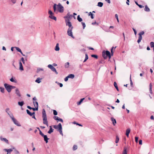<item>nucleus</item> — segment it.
<instances>
[{
  "instance_id": "obj_1",
  "label": "nucleus",
  "mask_w": 154,
  "mask_h": 154,
  "mask_svg": "<svg viewBox=\"0 0 154 154\" xmlns=\"http://www.w3.org/2000/svg\"><path fill=\"white\" fill-rule=\"evenodd\" d=\"M53 8L54 12L57 11L60 13H62L64 11V7L60 3H59L57 5L54 4Z\"/></svg>"
},
{
  "instance_id": "obj_2",
  "label": "nucleus",
  "mask_w": 154,
  "mask_h": 154,
  "mask_svg": "<svg viewBox=\"0 0 154 154\" xmlns=\"http://www.w3.org/2000/svg\"><path fill=\"white\" fill-rule=\"evenodd\" d=\"M42 117L43 118V123L46 125L48 127V126L47 121V115L45 109H43L42 111Z\"/></svg>"
},
{
  "instance_id": "obj_3",
  "label": "nucleus",
  "mask_w": 154,
  "mask_h": 154,
  "mask_svg": "<svg viewBox=\"0 0 154 154\" xmlns=\"http://www.w3.org/2000/svg\"><path fill=\"white\" fill-rule=\"evenodd\" d=\"M53 127L55 129H58V131L60 132V134L63 135V133L62 131V125L61 123H60L58 125H54L53 126Z\"/></svg>"
},
{
  "instance_id": "obj_4",
  "label": "nucleus",
  "mask_w": 154,
  "mask_h": 154,
  "mask_svg": "<svg viewBox=\"0 0 154 154\" xmlns=\"http://www.w3.org/2000/svg\"><path fill=\"white\" fill-rule=\"evenodd\" d=\"M73 28V27L69 28L67 30V33L68 35L69 36L71 37L72 38H74V37L73 35L72 32V30Z\"/></svg>"
},
{
  "instance_id": "obj_5",
  "label": "nucleus",
  "mask_w": 154,
  "mask_h": 154,
  "mask_svg": "<svg viewBox=\"0 0 154 154\" xmlns=\"http://www.w3.org/2000/svg\"><path fill=\"white\" fill-rule=\"evenodd\" d=\"M11 119L14 123L15 125H16L17 126H21L19 122L14 118V116L11 118Z\"/></svg>"
},
{
  "instance_id": "obj_6",
  "label": "nucleus",
  "mask_w": 154,
  "mask_h": 154,
  "mask_svg": "<svg viewBox=\"0 0 154 154\" xmlns=\"http://www.w3.org/2000/svg\"><path fill=\"white\" fill-rule=\"evenodd\" d=\"M144 33V32L143 31H142L141 32H140L139 34L138 35H139V37L138 38V39L137 40V42L139 43L142 40V35H143Z\"/></svg>"
},
{
  "instance_id": "obj_7",
  "label": "nucleus",
  "mask_w": 154,
  "mask_h": 154,
  "mask_svg": "<svg viewBox=\"0 0 154 154\" xmlns=\"http://www.w3.org/2000/svg\"><path fill=\"white\" fill-rule=\"evenodd\" d=\"M4 86L8 92L9 93L11 92V90L10 85L7 83H5L4 84Z\"/></svg>"
},
{
  "instance_id": "obj_8",
  "label": "nucleus",
  "mask_w": 154,
  "mask_h": 154,
  "mask_svg": "<svg viewBox=\"0 0 154 154\" xmlns=\"http://www.w3.org/2000/svg\"><path fill=\"white\" fill-rule=\"evenodd\" d=\"M10 109L9 108H7L5 109V112L9 116L10 118H11L14 116L13 115L11 111H9Z\"/></svg>"
},
{
  "instance_id": "obj_9",
  "label": "nucleus",
  "mask_w": 154,
  "mask_h": 154,
  "mask_svg": "<svg viewBox=\"0 0 154 154\" xmlns=\"http://www.w3.org/2000/svg\"><path fill=\"white\" fill-rule=\"evenodd\" d=\"M65 22L66 26H68L69 28L73 27L72 26L71 23L70 22V21H68L67 20H66Z\"/></svg>"
},
{
  "instance_id": "obj_10",
  "label": "nucleus",
  "mask_w": 154,
  "mask_h": 154,
  "mask_svg": "<svg viewBox=\"0 0 154 154\" xmlns=\"http://www.w3.org/2000/svg\"><path fill=\"white\" fill-rule=\"evenodd\" d=\"M65 22L66 26H68L69 28L73 27L72 26L71 23L70 22V21H68L67 20H66Z\"/></svg>"
},
{
  "instance_id": "obj_11",
  "label": "nucleus",
  "mask_w": 154,
  "mask_h": 154,
  "mask_svg": "<svg viewBox=\"0 0 154 154\" xmlns=\"http://www.w3.org/2000/svg\"><path fill=\"white\" fill-rule=\"evenodd\" d=\"M15 94L16 95L19 97H21V94L20 93V91L18 88H16L15 90Z\"/></svg>"
},
{
  "instance_id": "obj_12",
  "label": "nucleus",
  "mask_w": 154,
  "mask_h": 154,
  "mask_svg": "<svg viewBox=\"0 0 154 154\" xmlns=\"http://www.w3.org/2000/svg\"><path fill=\"white\" fill-rule=\"evenodd\" d=\"M103 51L104 52V54H105V55L108 56V57L109 58H110L111 57V54L110 52L108 51Z\"/></svg>"
},
{
  "instance_id": "obj_13",
  "label": "nucleus",
  "mask_w": 154,
  "mask_h": 154,
  "mask_svg": "<svg viewBox=\"0 0 154 154\" xmlns=\"http://www.w3.org/2000/svg\"><path fill=\"white\" fill-rule=\"evenodd\" d=\"M0 139L1 141H4L5 143H7V144L9 143L8 140L6 138H2V137H0Z\"/></svg>"
},
{
  "instance_id": "obj_14",
  "label": "nucleus",
  "mask_w": 154,
  "mask_h": 154,
  "mask_svg": "<svg viewBox=\"0 0 154 154\" xmlns=\"http://www.w3.org/2000/svg\"><path fill=\"white\" fill-rule=\"evenodd\" d=\"M15 48L16 49V50L18 52H20L23 56H25V55L23 53L21 49L18 47H15Z\"/></svg>"
},
{
  "instance_id": "obj_15",
  "label": "nucleus",
  "mask_w": 154,
  "mask_h": 154,
  "mask_svg": "<svg viewBox=\"0 0 154 154\" xmlns=\"http://www.w3.org/2000/svg\"><path fill=\"white\" fill-rule=\"evenodd\" d=\"M44 138L45 141V142L46 143H47L48 142V140L49 139L47 137V136L46 135H45L44 134L42 136Z\"/></svg>"
},
{
  "instance_id": "obj_16",
  "label": "nucleus",
  "mask_w": 154,
  "mask_h": 154,
  "mask_svg": "<svg viewBox=\"0 0 154 154\" xmlns=\"http://www.w3.org/2000/svg\"><path fill=\"white\" fill-rule=\"evenodd\" d=\"M72 17V15H70L69 14H67V16L65 17H64V18H67V19H66V20H67L68 21H70V17Z\"/></svg>"
},
{
  "instance_id": "obj_17",
  "label": "nucleus",
  "mask_w": 154,
  "mask_h": 154,
  "mask_svg": "<svg viewBox=\"0 0 154 154\" xmlns=\"http://www.w3.org/2000/svg\"><path fill=\"white\" fill-rule=\"evenodd\" d=\"M26 111L27 113L30 116H32L33 115H34L35 114V112H33V113H31L30 112V111L28 109H27L26 110Z\"/></svg>"
},
{
  "instance_id": "obj_18",
  "label": "nucleus",
  "mask_w": 154,
  "mask_h": 154,
  "mask_svg": "<svg viewBox=\"0 0 154 154\" xmlns=\"http://www.w3.org/2000/svg\"><path fill=\"white\" fill-rule=\"evenodd\" d=\"M130 128H128L126 131V135L127 137H128L129 134L130 132Z\"/></svg>"
},
{
  "instance_id": "obj_19",
  "label": "nucleus",
  "mask_w": 154,
  "mask_h": 154,
  "mask_svg": "<svg viewBox=\"0 0 154 154\" xmlns=\"http://www.w3.org/2000/svg\"><path fill=\"white\" fill-rule=\"evenodd\" d=\"M19 69L21 71L23 70V68L22 65V63L21 62H19Z\"/></svg>"
},
{
  "instance_id": "obj_20",
  "label": "nucleus",
  "mask_w": 154,
  "mask_h": 154,
  "mask_svg": "<svg viewBox=\"0 0 154 154\" xmlns=\"http://www.w3.org/2000/svg\"><path fill=\"white\" fill-rule=\"evenodd\" d=\"M49 128H50V129L49 130V131H48V134H50L52 132H53L54 129H52L51 126H50Z\"/></svg>"
},
{
  "instance_id": "obj_21",
  "label": "nucleus",
  "mask_w": 154,
  "mask_h": 154,
  "mask_svg": "<svg viewBox=\"0 0 154 154\" xmlns=\"http://www.w3.org/2000/svg\"><path fill=\"white\" fill-rule=\"evenodd\" d=\"M59 44L58 43H57L56 45V46H55V50L56 51H59L60 50V48L59 47Z\"/></svg>"
},
{
  "instance_id": "obj_22",
  "label": "nucleus",
  "mask_w": 154,
  "mask_h": 154,
  "mask_svg": "<svg viewBox=\"0 0 154 154\" xmlns=\"http://www.w3.org/2000/svg\"><path fill=\"white\" fill-rule=\"evenodd\" d=\"M111 119L112 121V122L113 124V125H115V124H116V119H114L113 118H112V117L111 118Z\"/></svg>"
},
{
  "instance_id": "obj_23",
  "label": "nucleus",
  "mask_w": 154,
  "mask_h": 154,
  "mask_svg": "<svg viewBox=\"0 0 154 154\" xmlns=\"http://www.w3.org/2000/svg\"><path fill=\"white\" fill-rule=\"evenodd\" d=\"M149 91L150 93L151 94H152V85L151 83H150L149 85Z\"/></svg>"
},
{
  "instance_id": "obj_24",
  "label": "nucleus",
  "mask_w": 154,
  "mask_h": 154,
  "mask_svg": "<svg viewBox=\"0 0 154 154\" xmlns=\"http://www.w3.org/2000/svg\"><path fill=\"white\" fill-rule=\"evenodd\" d=\"M49 17L51 18V19H53L54 20L56 21L57 20V18L56 17L54 16L53 15H50L49 16Z\"/></svg>"
},
{
  "instance_id": "obj_25",
  "label": "nucleus",
  "mask_w": 154,
  "mask_h": 154,
  "mask_svg": "<svg viewBox=\"0 0 154 154\" xmlns=\"http://www.w3.org/2000/svg\"><path fill=\"white\" fill-rule=\"evenodd\" d=\"M18 105L21 106H22L24 104V102L23 101H22L21 102H18Z\"/></svg>"
},
{
  "instance_id": "obj_26",
  "label": "nucleus",
  "mask_w": 154,
  "mask_h": 154,
  "mask_svg": "<svg viewBox=\"0 0 154 154\" xmlns=\"http://www.w3.org/2000/svg\"><path fill=\"white\" fill-rule=\"evenodd\" d=\"M144 10L146 11L147 12H149L150 11V9L147 6V5H146L145 6V8H144Z\"/></svg>"
},
{
  "instance_id": "obj_27",
  "label": "nucleus",
  "mask_w": 154,
  "mask_h": 154,
  "mask_svg": "<svg viewBox=\"0 0 154 154\" xmlns=\"http://www.w3.org/2000/svg\"><path fill=\"white\" fill-rule=\"evenodd\" d=\"M85 99V98H83L80 99V100L79 102H78L77 103V104L78 105H79L81 104L82 103L83 100Z\"/></svg>"
},
{
  "instance_id": "obj_28",
  "label": "nucleus",
  "mask_w": 154,
  "mask_h": 154,
  "mask_svg": "<svg viewBox=\"0 0 154 154\" xmlns=\"http://www.w3.org/2000/svg\"><path fill=\"white\" fill-rule=\"evenodd\" d=\"M42 79H40L39 78H38L37 79L35 80V82H36L38 83H39L41 82V80Z\"/></svg>"
},
{
  "instance_id": "obj_29",
  "label": "nucleus",
  "mask_w": 154,
  "mask_h": 154,
  "mask_svg": "<svg viewBox=\"0 0 154 154\" xmlns=\"http://www.w3.org/2000/svg\"><path fill=\"white\" fill-rule=\"evenodd\" d=\"M69 78H71V79H73L74 78L75 75L74 74H70L68 76Z\"/></svg>"
},
{
  "instance_id": "obj_30",
  "label": "nucleus",
  "mask_w": 154,
  "mask_h": 154,
  "mask_svg": "<svg viewBox=\"0 0 154 154\" xmlns=\"http://www.w3.org/2000/svg\"><path fill=\"white\" fill-rule=\"evenodd\" d=\"M103 3L101 2H99L98 3H97V6L98 7H101L103 6Z\"/></svg>"
},
{
  "instance_id": "obj_31",
  "label": "nucleus",
  "mask_w": 154,
  "mask_h": 154,
  "mask_svg": "<svg viewBox=\"0 0 154 154\" xmlns=\"http://www.w3.org/2000/svg\"><path fill=\"white\" fill-rule=\"evenodd\" d=\"M33 104H34V106L35 107H37L38 108V102L37 101H35V102L34 101L33 102Z\"/></svg>"
},
{
  "instance_id": "obj_32",
  "label": "nucleus",
  "mask_w": 154,
  "mask_h": 154,
  "mask_svg": "<svg viewBox=\"0 0 154 154\" xmlns=\"http://www.w3.org/2000/svg\"><path fill=\"white\" fill-rule=\"evenodd\" d=\"M114 85L115 88H116L117 90V91H119V90L118 88V87L117 86V83L116 82H114Z\"/></svg>"
},
{
  "instance_id": "obj_33",
  "label": "nucleus",
  "mask_w": 154,
  "mask_h": 154,
  "mask_svg": "<svg viewBox=\"0 0 154 154\" xmlns=\"http://www.w3.org/2000/svg\"><path fill=\"white\" fill-rule=\"evenodd\" d=\"M0 90L1 92L3 93H4L5 92V89L4 88L2 87H0Z\"/></svg>"
},
{
  "instance_id": "obj_34",
  "label": "nucleus",
  "mask_w": 154,
  "mask_h": 154,
  "mask_svg": "<svg viewBox=\"0 0 154 154\" xmlns=\"http://www.w3.org/2000/svg\"><path fill=\"white\" fill-rule=\"evenodd\" d=\"M102 56L105 59H106L107 58V57L108 56L105 55V54H104V52L103 51L102 52Z\"/></svg>"
},
{
  "instance_id": "obj_35",
  "label": "nucleus",
  "mask_w": 154,
  "mask_h": 154,
  "mask_svg": "<svg viewBox=\"0 0 154 154\" xmlns=\"http://www.w3.org/2000/svg\"><path fill=\"white\" fill-rule=\"evenodd\" d=\"M77 19L80 22H82V19L80 17L79 15L78 16Z\"/></svg>"
},
{
  "instance_id": "obj_36",
  "label": "nucleus",
  "mask_w": 154,
  "mask_h": 154,
  "mask_svg": "<svg viewBox=\"0 0 154 154\" xmlns=\"http://www.w3.org/2000/svg\"><path fill=\"white\" fill-rule=\"evenodd\" d=\"M13 149L14 150V152L15 154H19V152L15 149L14 147H13Z\"/></svg>"
},
{
  "instance_id": "obj_37",
  "label": "nucleus",
  "mask_w": 154,
  "mask_h": 154,
  "mask_svg": "<svg viewBox=\"0 0 154 154\" xmlns=\"http://www.w3.org/2000/svg\"><path fill=\"white\" fill-rule=\"evenodd\" d=\"M119 137L118 135L116 136V139L115 141V142L116 143H118L119 142Z\"/></svg>"
},
{
  "instance_id": "obj_38",
  "label": "nucleus",
  "mask_w": 154,
  "mask_h": 154,
  "mask_svg": "<svg viewBox=\"0 0 154 154\" xmlns=\"http://www.w3.org/2000/svg\"><path fill=\"white\" fill-rule=\"evenodd\" d=\"M85 55V60H84V61H83V62H85L86 61V60L88 59V56L87 54H86Z\"/></svg>"
},
{
  "instance_id": "obj_39",
  "label": "nucleus",
  "mask_w": 154,
  "mask_h": 154,
  "mask_svg": "<svg viewBox=\"0 0 154 154\" xmlns=\"http://www.w3.org/2000/svg\"><path fill=\"white\" fill-rule=\"evenodd\" d=\"M10 81L12 82H14V83H16L17 82V81L16 80H15L13 78V77H12L11 79H10Z\"/></svg>"
},
{
  "instance_id": "obj_40",
  "label": "nucleus",
  "mask_w": 154,
  "mask_h": 154,
  "mask_svg": "<svg viewBox=\"0 0 154 154\" xmlns=\"http://www.w3.org/2000/svg\"><path fill=\"white\" fill-rule=\"evenodd\" d=\"M51 70L52 71L55 72L57 74H58V72H57L55 68H54V67H53L52 69Z\"/></svg>"
},
{
  "instance_id": "obj_41",
  "label": "nucleus",
  "mask_w": 154,
  "mask_h": 154,
  "mask_svg": "<svg viewBox=\"0 0 154 154\" xmlns=\"http://www.w3.org/2000/svg\"><path fill=\"white\" fill-rule=\"evenodd\" d=\"M69 62H67L65 63L64 66L65 68H68L69 67Z\"/></svg>"
},
{
  "instance_id": "obj_42",
  "label": "nucleus",
  "mask_w": 154,
  "mask_h": 154,
  "mask_svg": "<svg viewBox=\"0 0 154 154\" xmlns=\"http://www.w3.org/2000/svg\"><path fill=\"white\" fill-rule=\"evenodd\" d=\"M123 154H127V149L126 148L124 147V150L123 152Z\"/></svg>"
},
{
  "instance_id": "obj_43",
  "label": "nucleus",
  "mask_w": 154,
  "mask_h": 154,
  "mask_svg": "<svg viewBox=\"0 0 154 154\" xmlns=\"http://www.w3.org/2000/svg\"><path fill=\"white\" fill-rule=\"evenodd\" d=\"M40 71H43V69L42 68H39L37 69V72H38Z\"/></svg>"
},
{
  "instance_id": "obj_44",
  "label": "nucleus",
  "mask_w": 154,
  "mask_h": 154,
  "mask_svg": "<svg viewBox=\"0 0 154 154\" xmlns=\"http://www.w3.org/2000/svg\"><path fill=\"white\" fill-rule=\"evenodd\" d=\"M77 149V146L76 145H74L73 147V150H75Z\"/></svg>"
},
{
  "instance_id": "obj_45",
  "label": "nucleus",
  "mask_w": 154,
  "mask_h": 154,
  "mask_svg": "<svg viewBox=\"0 0 154 154\" xmlns=\"http://www.w3.org/2000/svg\"><path fill=\"white\" fill-rule=\"evenodd\" d=\"M91 57H94L96 59H97L98 56L97 55L95 54H92L91 55Z\"/></svg>"
},
{
  "instance_id": "obj_46",
  "label": "nucleus",
  "mask_w": 154,
  "mask_h": 154,
  "mask_svg": "<svg viewBox=\"0 0 154 154\" xmlns=\"http://www.w3.org/2000/svg\"><path fill=\"white\" fill-rule=\"evenodd\" d=\"M89 15L91 16V19H93L94 18V17L93 14L91 13V12H90L89 13Z\"/></svg>"
},
{
  "instance_id": "obj_47",
  "label": "nucleus",
  "mask_w": 154,
  "mask_h": 154,
  "mask_svg": "<svg viewBox=\"0 0 154 154\" xmlns=\"http://www.w3.org/2000/svg\"><path fill=\"white\" fill-rule=\"evenodd\" d=\"M13 150V148L12 149H8V153H9L10 154L11 153V152Z\"/></svg>"
},
{
  "instance_id": "obj_48",
  "label": "nucleus",
  "mask_w": 154,
  "mask_h": 154,
  "mask_svg": "<svg viewBox=\"0 0 154 154\" xmlns=\"http://www.w3.org/2000/svg\"><path fill=\"white\" fill-rule=\"evenodd\" d=\"M81 23L82 25L83 29H84L85 27L86 26V25H85V23L84 22H82Z\"/></svg>"
},
{
  "instance_id": "obj_49",
  "label": "nucleus",
  "mask_w": 154,
  "mask_h": 154,
  "mask_svg": "<svg viewBox=\"0 0 154 154\" xmlns=\"http://www.w3.org/2000/svg\"><path fill=\"white\" fill-rule=\"evenodd\" d=\"M48 67L50 69H52L53 67V66L51 65V64H49L48 65Z\"/></svg>"
},
{
  "instance_id": "obj_50",
  "label": "nucleus",
  "mask_w": 154,
  "mask_h": 154,
  "mask_svg": "<svg viewBox=\"0 0 154 154\" xmlns=\"http://www.w3.org/2000/svg\"><path fill=\"white\" fill-rule=\"evenodd\" d=\"M53 114H54V115L55 116H56V115H57V111L56 110H53Z\"/></svg>"
},
{
  "instance_id": "obj_51",
  "label": "nucleus",
  "mask_w": 154,
  "mask_h": 154,
  "mask_svg": "<svg viewBox=\"0 0 154 154\" xmlns=\"http://www.w3.org/2000/svg\"><path fill=\"white\" fill-rule=\"evenodd\" d=\"M115 16L117 20V21L118 22H119V19H118V15L117 14H116L115 15Z\"/></svg>"
},
{
  "instance_id": "obj_52",
  "label": "nucleus",
  "mask_w": 154,
  "mask_h": 154,
  "mask_svg": "<svg viewBox=\"0 0 154 154\" xmlns=\"http://www.w3.org/2000/svg\"><path fill=\"white\" fill-rule=\"evenodd\" d=\"M48 13V14H50V15H51L53 14V12L51 10H49Z\"/></svg>"
},
{
  "instance_id": "obj_53",
  "label": "nucleus",
  "mask_w": 154,
  "mask_h": 154,
  "mask_svg": "<svg viewBox=\"0 0 154 154\" xmlns=\"http://www.w3.org/2000/svg\"><path fill=\"white\" fill-rule=\"evenodd\" d=\"M59 118V117H58V116H54V117H53V118L54 119H55V120H57V121L58 119Z\"/></svg>"
},
{
  "instance_id": "obj_54",
  "label": "nucleus",
  "mask_w": 154,
  "mask_h": 154,
  "mask_svg": "<svg viewBox=\"0 0 154 154\" xmlns=\"http://www.w3.org/2000/svg\"><path fill=\"white\" fill-rule=\"evenodd\" d=\"M35 108H32V109L34 111H35V110H38V108L37 107H35Z\"/></svg>"
},
{
  "instance_id": "obj_55",
  "label": "nucleus",
  "mask_w": 154,
  "mask_h": 154,
  "mask_svg": "<svg viewBox=\"0 0 154 154\" xmlns=\"http://www.w3.org/2000/svg\"><path fill=\"white\" fill-rule=\"evenodd\" d=\"M130 84L131 86H132L133 85V83L132 82L131 80V75H130Z\"/></svg>"
},
{
  "instance_id": "obj_56",
  "label": "nucleus",
  "mask_w": 154,
  "mask_h": 154,
  "mask_svg": "<svg viewBox=\"0 0 154 154\" xmlns=\"http://www.w3.org/2000/svg\"><path fill=\"white\" fill-rule=\"evenodd\" d=\"M57 121L61 122H63V120L62 119H61L60 118H59H59L58 119Z\"/></svg>"
},
{
  "instance_id": "obj_57",
  "label": "nucleus",
  "mask_w": 154,
  "mask_h": 154,
  "mask_svg": "<svg viewBox=\"0 0 154 154\" xmlns=\"http://www.w3.org/2000/svg\"><path fill=\"white\" fill-rule=\"evenodd\" d=\"M68 79H69V77H68V76H66V77L65 78V79H64V81L65 82L67 81L68 80Z\"/></svg>"
},
{
  "instance_id": "obj_58",
  "label": "nucleus",
  "mask_w": 154,
  "mask_h": 154,
  "mask_svg": "<svg viewBox=\"0 0 154 154\" xmlns=\"http://www.w3.org/2000/svg\"><path fill=\"white\" fill-rule=\"evenodd\" d=\"M138 137H135V142L137 143L138 142Z\"/></svg>"
},
{
  "instance_id": "obj_59",
  "label": "nucleus",
  "mask_w": 154,
  "mask_h": 154,
  "mask_svg": "<svg viewBox=\"0 0 154 154\" xmlns=\"http://www.w3.org/2000/svg\"><path fill=\"white\" fill-rule=\"evenodd\" d=\"M39 134L42 137L44 134L40 130H39Z\"/></svg>"
},
{
  "instance_id": "obj_60",
  "label": "nucleus",
  "mask_w": 154,
  "mask_h": 154,
  "mask_svg": "<svg viewBox=\"0 0 154 154\" xmlns=\"http://www.w3.org/2000/svg\"><path fill=\"white\" fill-rule=\"evenodd\" d=\"M58 84L60 86V87H62L63 86V85L62 83H58Z\"/></svg>"
},
{
  "instance_id": "obj_61",
  "label": "nucleus",
  "mask_w": 154,
  "mask_h": 154,
  "mask_svg": "<svg viewBox=\"0 0 154 154\" xmlns=\"http://www.w3.org/2000/svg\"><path fill=\"white\" fill-rule=\"evenodd\" d=\"M139 143L140 145H142V140H140L139 141Z\"/></svg>"
},
{
  "instance_id": "obj_62",
  "label": "nucleus",
  "mask_w": 154,
  "mask_h": 154,
  "mask_svg": "<svg viewBox=\"0 0 154 154\" xmlns=\"http://www.w3.org/2000/svg\"><path fill=\"white\" fill-rule=\"evenodd\" d=\"M133 29L134 32V34L136 35L137 34V31L134 28H133Z\"/></svg>"
},
{
  "instance_id": "obj_63",
  "label": "nucleus",
  "mask_w": 154,
  "mask_h": 154,
  "mask_svg": "<svg viewBox=\"0 0 154 154\" xmlns=\"http://www.w3.org/2000/svg\"><path fill=\"white\" fill-rule=\"evenodd\" d=\"M10 87H11V90L12 89L14 88H16V87L15 86H13L11 85H10Z\"/></svg>"
},
{
  "instance_id": "obj_64",
  "label": "nucleus",
  "mask_w": 154,
  "mask_h": 154,
  "mask_svg": "<svg viewBox=\"0 0 154 154\" xmlns=\"http://www.w3.org/2000/svg\"><path fill=\"white\" fill-rule=\"evenodd\" d=\"M16 0H11V1L13 4H15L16 2Z\"/></svg>"
}]
</instances>
